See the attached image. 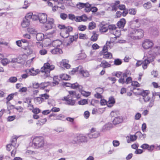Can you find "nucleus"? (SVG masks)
Returning <instances> with one entry per match:
<instances>
[{"label": "nucleus", "instance_id": "1", "mask_svg": "<svg viewBox=\"0 0 160 160\" xmlns=\"http://www.w3.org/2000/svg\"><path fill=\"white\" fill-rule=\"evenodd\" d=\"M54 68V65H50L48 62L44 63L43 66L41 69V72L43 75L44 78L49 76L50 75V71Z\"/></svg>", "mask_w": 160, "mask_h": 160}, {"label": "nucleus", "instance_id": "2", "mask_svg": "<svg viewBox=\"0 0 160 160\" xmlns=\"http://www.w3.org/2000/svg\"><path fill=\"white\" fill-rule=\"evenodd\" d=\"M129 30L130 34H134L136 35L133 38L134 39H136L137 38L140 39L143 36V31L141 29L130 28Z\"/></svg>", "mask_w": 160, "mask_h": 160}, {"label": "nucleus", "instance_id": "3", "mask_svg": "<svg viewBox=\"0 0 160 160\" xmlns=\"http://www.w3.org/2000/svg\"><path fill=\"white\" fill-rule=\"evenodd\" d=\"M76 72L81 74L85 77H88L89 75L88 72L86 70H84L81 66H79L75 68H73L71 71V74H73Z\"/></svg>", "mask_w": 160, "mask_h": 160}, {"label": "nucleus", "instance_id": "4", "mask_svg": "<svg viewBox=\"0 0 160 160\" xmlns=\"http://www.w3.org/2000/svg\"><path fill=\"white\" fill-rule=\"evenodd\" d=\"M32 143L36 148H38L42 147L44 145V141L42 138L36 137L33 139Z\"/></svg>", "mask_w": 160, "mask_h": 160}, {"label": "nucleus", "instance_id": "5", "mask_svg": "<svg viewBox=\"0 0 160 160\" xmlns=\"http://www.w3.org/2000/svg\"><path fill=\"white\" fill-rule=\"evenodd\" d=\"M153 61V58L150 59L148 58H147V59H145L144 61H138L136 64L137 67L140 66L143 63L142 67L144 69H146L147 68V65L150 62H152Z\"/></svg>", "mask_w": 160, "mask_h": 160}, {"label": "nucleus", "instance_id": "6", "mask_svg": "<svg viewBox=\"0 0 160 160\" xmlns=\"http://www.w3.org/2000/svg\"><path fill=\"white\" fill-rule=\"evenodd\" d=\"M17 137H15L12 138L11 140V143L6 145L7 150L10 151L12 149V146L13 147L15 148H17L18 146V144H17Z\"/></svg>", "mask_w": 160, "mask_h": 160}, {"label": "nucleus", "instance_id": "7", "mask_svg": "<svg viewBox=\"0 0 160 160\" xmlns=\"http://www.w3.org/2000/svg\"><path fill=\"white\" fill-rule=\"evenodd\" d=\"M95 128H92L91 129L90 133L88 135V137L90 138H95L100 136V132L98 131H95Z\"/></svg>", "mask_w": 160, "mask_h": 160}, {"label": "nucleus", "instance_id": "8", "mask_svg": "<svg viewBox=\"0 0 160 160\" xmlns=\"http://www.w3.org/2000/svg\"><path fill=\"white\" fill-rule=\"evenodd\" d=\"M70 97V95H68L66 97H64L62 100L66 101L65 103V104L68 105L73 106L75 104V101Z\"/></svg>", "mask_w": 160, "mask_h": 160}, {"label": "nucleus", "instance_id": "9", "mask_svg": "<svg viewBox=\"0 0 160 160\" xmlns=\"http://www.w3.org/2000/svg\"><path fill=\"white\" fill-rule=\"evenodd\" d=\"M99 31L101 32H106L108 30V24L106 22L102 21L99 25Z\"/></svg>", "mask_w": 160, "mask_h": 160}, {"label": "nucleus", "instance_id": "10", "mask_svg": "<svg viewBox=\"0 0 160 160\" xmlns=\"http://www.w3.org/2000/svg\"><path fill=\"white\" fill-rule=\"evenodd\" d=\"M153 45V42L149 40H145L142 44V47L146 49H148L151 48Z\"/></svg>", "mask_w": 160, "mask_h": 160}, {"label": "nucleus", "instance_id": "11", "mask_svg": "<svg viewBox=\"0 0 160 160\" xmlns=\"http://www.w3.org/2000/svg\"><path fill=\"white\" fill-rule=\"evenodd\" d=\"M47 21L48 23L45 26V29L46 30L51 29L54 26V20L52 18L49 19Z\"/></svg>", "mask_w": 160, "mask_h": 160}, {"label": "nucleus", "instance_id": "12", "mask_svg": "<svg viewBox=\"0 0 160 160\" xmlns=\"http://www.w3.org/2000/svg\"><path fill=\"white\" fill-rule=\"evenodd\" d=\"M39 20L41 23H44L48 21L47 16L45 13H39Z\"/></svg>", "mask_w": 160, "mask_h": 160}, {"label": "nucleus", "instance_id": "13", "mask_svg": "<svg viewBox=\"0 0 160 160\" xmlns=\"http://www.w3.org/2000/svg\"><path fill=\"white\" fill-rule=\"evenodd\" d=\"M86 140V138L85 137L82 136V135H77L75 137L73 140V142L74 143H77V142H84Z\"/></svg>", "mask_w": 160, "mask_h": 160}, {"label": "nucleus", "instance_id": "14", "mask_svg": "<svg viewBox=\"0 0 160 160\" xmlns=\"http://www.w3.org/2000/svg\"><path fill=\"white\" fill-rule=\"evenodd\" d=\"M123 121V119L122 117L117 116L113 119L112 122L113 124L116 125L122 123Z\"/></svg>", "mask_w": 160, "mask_h": 160}, {"label": "nucleus", "instance_id": "15", "mask_svg": "<svg viewBox=\"0 0 160 160\" xmlns=\"http://www.w3.org/2000/svg\"><path fill=\"white\" fill-rule=\"evenodd\" d=\"M73 29V28L70 26L66 27L63 32L66 35L65 37H63L64 38H67L69 35V32L72 31Z\"/></svg>", "mask_w": 160, "mask_h": 160}, {"label": "nucleus", "instance_id": "16", "mask_svg": "<svg viewBox=\"0 0 160 160\" xmlns=\"http://www.w3.org/2000/svg\"><path fill=\"white\" fill-rule=\"evenodd\" d=\"M129 74V73H128L126 71L125 73H123L122 76H121L120 78L118 80L119 82L123 84L125 83L126 80H125V78L127 77Z\"/></svg>", "mask_w": 160, "mask_h": 160}, {"label": "nucleus", "instance_id": "17", "mask_svg": "<svg viewBox=\"0 0 160 160\" xmlns=\"http://www.w3.org/2000/svg\"><path fill=\"white\" fill-rule=\"evenodd\" d=\"M126 21L125 19L122 18L117 23V25L118 27L119 28H123L125 24Z\"/></svg>", "mask_w": 160, "mask_h": 160}, {"label": "nucleus", "instance_id": "18", "mask_svg": "<svg viewBox=\"0 0 160 160\" xmlns=\"http://www.w3.org/2000/svg\"><path fill=\"white\" fill-rule=\"evenodd\" d=\"M30 24L29 20L24 18L23 19L21 25L23 28H26L28 27L30 25Z\"/></svg>", "mask_w": 160, "mask_h": 160}, {"label": "nucleus", "instance_id": "19", "mask_svg": "<svg viewBox=\"0 0 160 160\" xmlns=\"http://www.w3.org/2000/svg\"><path fill=\"white\" fill-rule=\"evenodd\" d=\"M71 88L73 89H78V90L83 88L82 86L81 85H79L77 82L72 84Z\"/></svg>", "mask_w": 160, "mask_h": 160}, {"label": "nucleus", "instance_id": "20", "mask_svg": "<svg viewBox=\"0 0 160 160\" xmlns=\"http://www.w3.org/2000/svg\"><path fill=\"white\" fill-rule=\"evenodd\" d=\"M51 53L53 54H60L62 53V50L59 48H56L51 51Z\"/></svg>", "mask_w": 160, "mask_h": 160}, {"label": "nucleus", "instance_id": "21", "mask_svg": "<svg viewBox=\"0 0 160 160\" xmlns=\"http://www.w3.org/2000/svg\"><path fill=\"white\" fill-rule=\"evenodd\" d=\"M101 55H103V58L105 59H111L112 57V54L108 52H104L103 53L101 54Z\"/></svg>", "mask_w": 160, "mask_h": 160}, {"label": "nucleus", "instance_id": "22", "mask_svg": "<svg viewBox=\"0 0 160 160\" xmlns=\"http://www.w3.org/2000/svg\"><path fill=\"white\" fill-rule=\"evenodd\" d=\"M92 35L91 38L90 40L93 42L96 41L98 39V34H97L96 31L92 32Z\"/></svg>", "mask_w": 160, "mask_h": 160}, {"label": "nucleus", "instance_id": "23", "mask_svg": "<svg viewBox=\"0 0 160 160\" xmlns=\"http://www.w3.org/2000/svg\"><path fill=\"white\" fill-rule=\"evenodd\" d=\"M52 44L53 47L58 48V47H59L62 44V42L59 40H57L53 41Z\"/></svg>", "mask_w": 160, "mask_h": 160}, {"label": "nucleus", "instance_id": "24", "mask_svg": "<svg viewBox=\"0 0 160 160\" xmlns=\"http://www.w3.org/2000/svg\"><path fill=\"white\" fill-rule=\"evenodd\" d=\"M111 65L108 62L105 60H103L100 64V66L104 68H109L110 67Z\"/></svg>", "mask_w": 160, "mask_h": 160}, {"label": "nucleus", "instance_id": "25", "mask_svg": "<svg viewBox=\"0 0 160 160\" xmlns=\"http://www.w3.org/2000/svg\"><path fill=\"white\" fill-rule=\"evenodd\" d=\"M44 38V35L42 33H38L36 35V38L38 41H42Z\"/></svg>", "mask_w": 160, "mask_h": 160}, {"label": "nucleus", "instance_id": "26", "mask_svg": "<svg viewBox=\"0 0 160 160\" xmlns=\"http://www.w3.org/2000/svg\"><path fill=\"white\" fill-rule=\"evenodd\" d=\"M25 72L31 75L35 76L37 74V73L36 72V71L34 70L33 68L30 69H27L26 70Z\"/></svg>", "mask_w": 160, "mask_h": 160}, {"label": "nucleus", "instance_id": "27", "mask_svg": "<svg viewBox=\"0 0 160 160\" xmlns=\"http://www.w3.org/2000/svg\"><path fill=\"white\" fill-rule=\"evenodd\" d=\"M151 34L154 37H157L159 34L158 30L156 28H153L152 29Z\"/></svg>", "mask_w": 160, "mask_h": 160}, {"label": "nucleus", "instance_id": "28", "mask_svg": "<svg viewBox=\"0 0 160 160\" xmlns=\"http://www.w3.org/2000/svg\"><path fill=\"white\" fill-rule=\"evenodd\" d=\"M21 41L22 42V44H26L25 45H23L24 47L23 48L24 49L26 50L28 49H30L28 47V43L27 40L25 39H22Z\"/></svg>", "mask_w": 160, "mask_h": 160}, {"label": "nucleus", "instance_id": "29", "mask_svg": "<svg viewBox=\"0 0 160 160\" xmlns=\"http://www.w3.org/2000/svg\"><path fill=\"white\" fill-rule=\"evenodd\" d=\"M78 34L72 36L70 38V41L67 43V45H69L70 43L76 40L78 38Z\"/></svg>", "mask_w": 160, "mask_h": 160}, {"label": "nucleus", "instance_id": "30", "mask_svg": "<svg viewBox=\"0 0 160 160\" xmlns=\"http://www.w3.org/2000/svg\"><path fill=\"white\" fill-rule=\"evenodd\" d=\"M61 65L67 69L69 68L70 67V65L66 62V60H62Z\"/></svg>", "mask_w": 160, "mask_h": 160}, {"label": "nucleus", "instance_id": "31", "mask_svg": "<svg viewBox=\"0 0 160 160\" xmlns=\"http://www.w3.org/2000/svg\"><path fill=\"white\" fill-rule=\"evenodd\" d=\"M113 127V125L111 123H108L105 125L103 127V129L105 130H109Z\"/></svg>", "mask_w": 160, "mask_h": 160}, {"label": "nucleus", "instance_id": "32", "mask_svg": "<svg viewBox=\"0 0 160 160\" xmlns=\"http://www.w3.org/2000/svg\"><path fill=\"white\" fill-rule=\"evenodd\" d=\"M34 102L37 104H40L43 101V98L41 97H38L34 98Z\"/></svg>", "mask_w": 160, "mask_h": 160}, {"label": "nucleus", "instance_id": "33", "mask_svg": "<svg viewBox=\"0 0 160 160\" xmlns=\"http://www.w3.org/2000/svg\"><path fill=\"white\" fill-rule=\"evenodd\" d=\"M60 77L61 79L65 80H69L70 78V77L69 75L65 74L61 75L60 76Z\"/></svg>", "mask_w": 160, "mask_h": 160}, {"label": "nucleus", "instance_id": "34", "mask_svg": "<svg viewBox=\"0 0 160 160\" xmlns=\"http://www.w3.org/2000/svg\"><path fill=\"white\" fill-rule=\"evenodd\" d=\"M79 91L81 92L82 95L85 97H87L90 95L91 94L90 92L83 90L82 89H81V90H79Z\"/></svg>", "mask_w": 160, "mask_h": 160}, {"label": "nucleus", "instance_id": "35", "mask_svg": "<svg viewBox=\"0 0 160 160\" xmlns=\"http://www.w3.org/2000/svg\"><path fill=\"white\" fill-rule=\"evenodd\" d=\"M96 26V23L94 22H90L88 25V28L89 30H92L94 29Z\"/></svg>", "mask_w": 160, "mask_h": 160}, {"label": "nucleus", "instance_id": "36", "mask_svg": "<svg viewBox=\"0 0 160 160\" xmlns=\"http://www.w3.org/2000/svg\"><path fill=\"white\" fill-rule=\"evenodd\" d=\"M149 93V91L148 90H143L139 94L142 96L143 98L147 96L148 94Z\"/></svg>", "mask_w": 160, "mask_h": 160}, {"label": "nucleus", "instance_id": "37", "mask_svg": "<svg viewBox=\"0 0 160 160\" xmlns=\"http://www.w3.org/2000/svg\"><path fill=\"white\" fill-rule=\"evenodd\" d=\"M85 7L84 10L86 12H88L91 11V5L88 3H87Z\"/></svg>", "mask_w": 160, "mask_h": 160}, {"label": "nucleus", "instance_id": "38", "mask_svg": "<svg viewBox=\"0 0 160 160\" xmlns=\"http://www.w3.org/2000/svg\"><path fill=\"white\" fill-rule=\"evenodd\" d=\"M86 3H83L82 2H79V3L78 4L77 6L78 8L80 9L83 8H85L86 5Z\"/></svg>", "mask_w": 160, "mask_h": 160}, {"label": "nucleus", "instance_id": "39", "mask_svg": "<svg viewBox=\"0 0 160 160\" xmlns=\"http://www.w3.org/2000/svg\"><path fill=\"white\" fill-rule=\"evenodd\" d=\"M145 8L148 9L152 7V4L150 2H148L144 3L143 5Z\"/></svg>", "mask_w": 160, "mask_h": 160}, {"label": "nucleus", "instance_id": "40", "mask_svg": "<svg viewBox=\"0 0 160 160\" xmlns=\"http://www.w3.org/2000/svg\"><path fill=\"white\" fill-rule=\"evenodd\" d=\"M122 62V60L119 58L115 59L114 62V64L116 66L121 65Z\"/></svg>", "mask_w": 160, "mask_h": 160}, {"label": "nucleus", "instance_id": "41", "mask_svg": "<svg viewBox=\"0 0 160 160\" xmlns=\"http://www.w3.org/2000/svg\"><path fill=\"white\" fill-rule=\"evenodd\" d=\"M106 46H104L102 50L100 52V55H101V54H102L104 52H107V51L108 48V46L109 47V46L108 45L107 42L106 44Z\"/></svg>", "mask_w": 160, "mask_h": 160}, {"label": "nucleus", "instance_id": "42", "mask_svg": "<svg viewBox=\"0 0 160 160\" xmlns=\"http://www.w3.org/2000/svg\"><path fill=\"white\" fill-rule=\"evenodd\" d=\"M86 28L87 27L86 26L80 25L78 26V29L79 31H83L86 29Z\"/></svg>", "mask_w": 160, "mask_h": 160}, {"label": "nucleus", "instance_id": "43", "mask_svg": "<svg viewBox=\"0 0 160 160\" xmlns=\"http://www.w3.org/2000/svg\"><path fill=\"white\" fill-rule=\"evenodd\" d=\"M138 23H140L139 22V20L138 19H136L135 20H133L130 21L129 23L131 28H133L132 26L133 24H135Z\"/></svg>", "mask_w": 160, "mask_h": 160}, {"label": "nucleus", "instance_id": "44", "mask_svg": "<svg viewBox=\"0 0 160 160\" xmlns=\"http://www.w3.org/2000/svg\"><path fill=\"white\" fill-rule=\"evenodd\" d=\"M17 78L15 77H12L9 78L8 79L9 82L11 83H15L17 81Z\"/></svg>", "mask_w": 160, "mask_h": 160}, {"label": "nucleus", "instance_id": "45", "mask_svg": "<svg viewBox=\"0 0 160 160\" xmlns=\"http://www.w3.org/2000/svg\"><path fill=\"white\" fill-rule=\"evenodd\" d=\"M154 52L156 54H160V47L156 46L154 48Z\"/></svg>", "mask_w": 160, "mask_h": 160}, {"label": "nucleus", "instance_id": "46", "mask_svg": "<svg viewBox=\"0 0 160 160\" xmlns=\"http://www.w3.org/2000/svg\"><path fill=\"white\" fill-rule=\"evenodd\" d=\"M16 93H12L8 95L6 98L7 100L8 101L7 103L12 99L13 98L14 95Z\"/></svg>", "mask_w": 160, "mask_h": 160}, {"label": "nucleus", "instance_id": "47", "mask_svg": "<svg viewBox=\"0 0 160 160\" xmlns=\"http://www.w3.org/2000/svg\"><path fill=\"white\" fill-rule=\"evenodd\" d=\"M88 101L86 99H83L78 102L79 105H83L88 104Z\"/></svg>", "mask_w": 160, "mask_h": 160}, {"label": "nucleus", "instance_id": "48", "mask_svg": "<svg viewBox=\"0 0 160 160\" xmlns=\"http://www.w3.org/2000/svg\"><path fill=\"white\" fill-rule=\"evenodd\" d=\"M136 10L134 8H131L129 9L128 13L130 14L135 15L136 13Z\"/></svg>", "mask_w": 160, "mask_h": 160}, {"label": "nucleus", "instance_id": "49", "mask_svg": "<svg viewBox=\"0 0 160 160\" xmlns=\"http://www.w3.org/2000/svg\"><path fill=\"white\" fill-rule=\"evenodd\" d=\"M1 62L2 65L5 66L9 63L10 62V61H9L7 59L5 58L2 59L1 60Z\"/></svg>", "mask_w": 160, "mask_h": 160}, {"label": "nucleus", "instance_id": "50", "mask_svg": "<svg viewBox=\"0 0 160 160\" xmlns=\"http://www.w3.org/2000/svg\"><path fill=\"white\" fill-rule=\"evenodd\" d=\"M28 30L29 32L31 34H35L36 33V31H35V29L33 28H29L28 29Z\"/></svg>", "mask_w": 160, "mask_h": 160}, {"label": "nucleus", "instance_id": "51", "mask_svg": "<svg viewBox=\"0 0 160 160\" xmlns=\"http://www.w3.org/2000/svg\"><path fill=\"white\" fill-rule=\"evenodd\" d=\"M40 96L42 98H43V101L44 99H47L49 97V96L46 93L40 94Z\"/></svg>", "mask_w": 160, "mask_h": 160}, {"label": "nucleus", "instance_id": "52", "mask_svg": "<svg viewBox=\"0 0 160 160\" xmlns=\"http://www.w3.org/2000/svg\"><path fill=\"white\" fill-rule=\"evenodd\" d=\"M76 93V92L74 91H69V93L70 94L69 95L70 96V97L72 98H74Z\"/></svg>", "mask_w": 160, "mask_h": 160}, {"label": "nucleus", "instance_id": "53", "mask_svg": "<svg viewBox=\"0 0 160 160\" xmlns=\"http://www.w3.org/2000/svg\"><path fill=\"white\" fill-rule=\"evenodd\" d=\"M32 112L33 113L36 114L40 113L41 112V110L38 108H33L32 109Z\"/></svg>", "mask_w": 160, "mask_h": 160}, {"label": "nucleus", "instance_id": "54", "mask_svg": "<svg viewBox=\"0 0 160 160\" xmlns=\"http://www.w3.org/2000/svg\"><path fill=\"white\" fill-rule=\"evenodd\" d=\"M60 18L63 20H65L68 17V15L65 13H61L60 15Z\"/></svg>", "mask_w": 160, "mask_h": 160}, {"label": "nucleus", "instance_id": "55", "mask_svg": "<svg viewBox=\"0 0 160 160\" xmlns=\"http://www.w3.org/2000/svg\"><path fill=\"white\" fill-rule=\"evenodd\" d=\"M132 78L129 77L126 78L125 81V83L128 84L131 82L132 83Z\"/></svg>", "mask_w": 160, "mask_h": 160}, {"label": "nucleus", "instance_id": "56", "mask_svg": "<svg viewBox=\"0 0 160 160\" xmlns=\"http://www.w3.org/2000/svg\"><path fill=\"white\" fill-rule=\"evenodd\" d=\"M39 13L37 14H33L32 15V19L33 20L36 21L39 20Z\"/></svg>", "mask_w": 160, "mask_h": 160}, {"label": "nucleus", "instance_id": "57", "mask_svg": "<svg viewBox=\"0 0 160 160\" xmlns=\"http://www.w3.org/2000/svg\"><path fill=\"white\" fill-rule=\"evenodd\" d=\"M99 103V100H98L92 99L91 102L90 104L92 106H94L95 103Z\"/></svg>", "mask_w": 160, "mask_h": 160}, {"label": "nucleus", "instance_id": "58", "mask_svg": "<svg viewBox=\"0 0 160 160\" xmlns=\"http://www.w3.org/2000/svg\"><path fill=\"white\" fill-rule=\"evenodd\" d=\"M32 13H29L27 14L24 18L28 19L29 20L30 19L32 18Z\"/></svg>", "mask_w": 160, "mask_h": 160}, {"label": "nucleus", "instance_id": "59", "mask_svg": "<svg viewBox=\"0 0 160 160\" xmlns=\"http://www.w3.org/2000/svg\"><path fill=\"white\" fill-rule=\"evenodd\" d=\"M131 85L132 86H135L136 87H140V84L138 82L136 81H133L132 82Z\"/></svg>", "mask_w": 160, "mask_h": 160}, {"label": "nucleus", "instance_id": "60", "mask_svg": "<svg viewBox=\"0 0 160 160\" xmlns=\"http://www.w3.org/2000/svg\"><path fill=\"white\" fill-rule=\"evenodd\" d=\"M130 140L132 141H134L136 140L137 138L136 134L133 135H130Z\"/></svg>", "mask_w": 160, "mask_h": 160}, {"label": "nucleus", "instance_id": "61", "mask_svg": "<svg viewBox=\"0 0 160 160\" xmlns=\"http://www.w3.org/2000/svg\"><path fill=\"white\" fill-rule=\"evenodd\" d=\"M51 110V112L52 111V112H58L60 111V109L56 107H53L52 108Z\"/></svg>", "mask_w": 160, "mask_h": 160}, {"label": "nucleus", "instance_id": "62", "mask_svg": "<svg viewBox=\"0 0 160 160\" xmlns=\"http://www.w3.org/2000/svg\"><path fill=\"white\" fill-rule=\"evenodd\" d=\"M108 102H109V103H112L113 104L115 102V99L112 97H111L109 98Z\"/></svg>", "mask_w": 160, "mask_h": 160}, {"label": "nucleus", "instance_id": "63", "mask_svg": "<svg viewBox=\"0 0 160 160\" xmlns=\"http://www.w3.org/2000/svg\"><path fill=\"white\" fill-rule=\"evenodd\" d=\"M68 18L69 19L73 20L75 18V16L74 14H68Z\"/></svg>", "mask_w": 160, "mask_h": 160}, {"label": "nucleus", "instance_id": "64", "mask_svg": "<svg viewBox=\"0 0 160 160\" xmlns=\"http://www.w3.org/2000/svg\"><path fill=\"white\" fill-rule=\"evenodd\" d=\"M148 147H149L148 144H146V143H144V144H143L141 146V148H142L143 149H148Z\"/></svg>", "mask_w": 160, "mask_h": 160}]
</instances>
